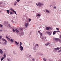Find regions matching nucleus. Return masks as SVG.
I'll list each match as a JSON object with an SVG mask.
<instances>
[{
  "instance_id": "nucleus-1",
  "label": "nucleus",
  "mask_w": 61,
  "mask_h": 61,
  "mask_svg": "<svg viewBox=\"0 0 61 61\" xmlns=\"http://www.w3.org/2000/svg\"><path fill=\"white\" fill-rule=\"evenodd\" d=\"M38 5L39 6V7H40L41 6V5H43V4H41L40 3H38Z\"/></svg>"
},
{
  "instance_id": "nucleus-2",
  "label": "nucleus",
  "mask_w": 61,
  "mask_h": 61,
  "mask_svg": "<svg viewBox=\"0 0 61 61\" xmlns=\"http://www.w3.org/2000/svg\"><path fill=\"white\" fill-rule=\"evenodd\" d=\"M20 50H21V51H22V50H23V47L22 46H20Z\"/></svg>"
},
{
  "instance_id": "nucleus-3",
  "label": "nucleus",
  "mask_w": 61,
  "mask_h": 61,
  "mask_svg": "<svg viewBox=\"0 0 61 61\" xmlns=\"http://www.w3.org/2000/svg\"><path fill=\"white\" fill-rule=\"evenodd\" d=\"M0 54H3V51L1 49H0Z\"/></svg>"
},
{
  "instance_id": "nucleus-4",
  "label": "nucleus",
  "mask_w": 61,
  "mask_h": 61,
  "mask_svg": "<svg viewBox=\"0 0 61 61\" xmlns=\"http://www.w3.org/2000/svg\"><path fill=\"white\" fill-rule=\"evenodd\" d=\"M46 29L47 30H49V29H50V27H46Z\"/></svg>"
},
{
  "instance_id": "nucleus-5",
  "label": "nucleus",
  "mask_w": 61,
  "mask_h": 61,
  "mask_svg": "<svg viewBox=\"0 0 61 61\" xmlns=\"http://www.w3.org/2000/svg\"><path fill=\"white\" fill-rule=\"evenodd\" d=\"M49 44H50V43L49 42H48L47 44H45V46H48V45H49Z\"/></svg>"
},
{
  "instance_id": "nucleus-6",
  "label": "nucleus",
  "mask_w": 61,
  "mask_h": 61,
  "mask_svg": "<svg viewBox=\"0 0 61 61\" xmlns=\"http://www.w3.org/2000/svg\"><path fill=\"white\" fill-rule=\"evenodd\" d=\"M2 40H3V41H5V42H7V41H6V40L2 38Z\"/></svg>"
},
{
  "instance_id": "nucleus-7",
  "label": "nucleus",
  "mask_w": 61,
  "mask_h": 61,
  "mask_svg": "<svg viewBox=\"0 0 61 61\" xmlns=\"http://www.w3.org/2000/svg\"><path fill=\"white\" fill-rule=\"evenodd\" d=\"M15 31L17 32V33H18L19 32V31L17 29H15Z\"/></svg>"
},
{
  "instance_id": "nucleus-8",
  "label": "nucleus",
  "mask_w": 61,
  "mask_h": 61,
  "mask_svg": "<svg viewBox=\"0 0 61 61\" xmlns=\"http://www.w3.org/2000/svg\"><path fill=\"white\" fill-rule=\"evenodd\" d=\"M55 49L56 50H59V48H58V47H57V48H55Z\"/></svg>"
},
{
  "instance_id": "nucleus-9",
  "label": "nucleus",
  "mask_w": 61,
  "mask_h": 61,
  "mask_svg": "<svg viewBox=\"0 0 61 61\" xmlns=\"http://www.w3.org/2000/svg\"><path fill=\"white\" fill-rule=\"evenodd\" d=\"M47 34H48L49 35H51V33L50 32H47Z\"/></svg>"
},
{
  "instance_id": "nucleus-10",
  "label": "nucleus",
  "mask_w": 61,
  "mask_h": 61,
  "mask_svg": "<svg viewBox=\"0 0 61 61\" xmlns=\"http://www.w3.org/2000/svg\"><path fill=\"white\" fill-rule=\"evenodd\" d=\"M25 26H26V27H27V26H28V23H26L25 24Z\"/></svg>"
},
{
  "instance_id": "nucleus-11",
  "label": "nucleus",
  "mask_w": 61,
  "mask_h": 61,
  "mask_svg": "<svg viewBox=\"0 0 61 61\" xmlns=\"http://www.w3.org/2000/svg\"><path fill=\"white\" fill-rule=\"evenodd\" d=\"M45 11H46V12L47 13H49V11H48V10L47 9H46Z\"/></svg>"
},
{
  "instance_id": "nucleus-12",
  "label": "nucleus",
  "mask_w": 61,
  "mask_h": 61,
  "mask_svg": "<svg viewBox=\"0 0 61 61\" xmlns=\"http://www.w3.org/2000/svg\"><path fill=\"white\" fill-rule=\"evenodd\" d=\"M3 56H4V58H5V57H6V55L5 54V53L4 54Z\"/></svg>"
},
{
  "instance_id": "nucleus-13",
  "label": "nucleus",
  "mask_w": 61,
  "mask_h": 61,
  "mask_svg": "<svg viewBox=\"0 0 61 61\" xmlns=\"http://www.w3.org/2000/svg\"><path fill=\"white\" fill-rule=\"evenodd\" d=\"M6 38H7V39H8V40L9 41L10 40V39L9 38H8V37H7V36H6Z\"/></svg>"
},
{
  "instance_id": "nucleus-14",
  "label": "nucleus",
  "mask_w": 61,
  "mask_h": 61,
  "mask_svg": "<svg viewBox=\"0 0 61 61\" xmlns=\"http://www.w3.org/2000/svg\"><path fill=\"white\" fill-rule=\"evenodd\" d=\"M54 32H55V33H56V32H60V31H59V30H58L57 31H54Z\"/></svg>"
},
{
  "instance_id": "nucleus-15",
  "label": "nucleus",
  "mask_w": 61,
  "mask_h": 61,
  "mask_svg": "<svg viewBox=\"0 0 61 61\" xmlns=\"http://www.w3.org/2000/svg\"><path fill=\"white\" fill-rule=\"evenodd\" d=\"M10 42L11 43H13V40L12 39H11L10 40Z\"/></svg>"
},
{
  "instance_id": "nucleus-16",
  "label": "nucleus",
  "mask_w": 61,
  "mask_h": 61,
  "mask_svg": "<svg viewBox=\"0 0 61 61\" xmlns=\"http://www.w3.org/2000/svg\"><path fill=\"white\" fill-rule=\"evenodd\" d=\"M4 59V57H3L1 58V61H3V60Z\"/></svg>"
},
{
  "instance_id": "nucleus-17",
  "label": "nucleus",
  "mask_w": 61,
  "mask_h": 61,
  "mask_svg": "<svg viewBox=\"0 0 61 61\" xmlns=\"http://www.w3.org/2000/svg\"><path fill=\"white\" fill-rule=\"evenodd\" d=\"M7 13L9 14V10H7Z\"/></svg>"
},
{
  "instance_id": "nucleus-18",
  "label": "nucleus",
  "mask_w": 61,
  "mask_h": 61,
  "mask_svg": "<svg viewBox=\"0 0 61 61\" xmlns=\"http://www.w3.org/2000/svg\"><path fill=\"white\" fill-rule=\"evenodd\" d=\"M16 3H17V2H16L14 4V5L15 6L16 5Z\"/></svg>"
},
{
  "instance_id": "nucleus-19",
  "label": "nucleus",
  "mask_w": 61,
  "mask_h": 61,
  "mask_svg": "<svg viewBox=\"0 0 61 61\" xmlns=\"http://www.w3.org/2000/svg\"><path fill=\"white\" fill-rule=\"evenodd\" d=\"M15 43L16 45H18V43L16 42V41H15Z\"/></svg>"
},
{
  "instance_id": "nucleus-20",
  "label": "nucleus",
  "mask_w": 61,
  "mask_h": 61,
  "mask_svg": "<svg viewBox=\"0 0 61 61\" xmlns=\"http://www.w3.org/2000/svg\"><path fill=\"white\" fill-rule=\"evenodd\" d=\"M20 46H22V42H20Z\"/></svg>"
},
{
  "instance_id": "nucleus-21",
  "label": "nucleus",
  "mask_w": 61,
  "mask_h": 61,
  "mask_svg": "<svg viewBox=\"0 0 61 61\" xmlns=\"http://www.w3.org/2000/svg\"><path fill=\"white\" fill-rule=\"evenodd\" d=\"M43 60L44 61H46V59L44 58H43Z\"/></svg>"
},
{
  "instance_id": "nucleus-22",
  "label": "nucleus",
  "mask_w": 61,
  "mask_h": 61,
  "mask_svg": "<svg viewBox=\"0 0 61 61\" xmlns=\"http://www.w3.org/2000/svg\"><path fill=\"white\" fill-rule=\"evenodd\" d=\"M40 36H42V33L41 32L40 34Z\"/></svg>"
},
{
  "instance_id": "nucleus-23",
  "label": "nucleus",
  "mask_w": 61,
  "mask_h": 61,
  "mask_svg": "<svg viewBox=\"0 0 61 61\" xmlns=\"http://www.w3.org/2000/svg\"><path fill=\"white\" fill-rule=\"evenodd\" d=\"M12 30L13 32H15V29H13Z\"/></svg>"
},
{
  "instance_id": "nucleus-24",
  "label": "nucleus",
  "mask_w": 61,
  "mask_h": 61,
  "mask_svg": "<svg viewBox=\"0 0 61 61\" xmlns=\"http://www.w3.org/2000/svg\"><path fill=\"white\" fill-rule=\"evenodd\" d=\"M10 10H11V11H13V9L11 8H10Z\"/></svg>"
},
{
  "instance_id": "nucleus-25",
  "label": "nucleus",
  "mask_w": 61,
  "mask_h": 61,
  "mask_svg": "<svg viewBox=\"0 0 61 61\" xmlns=\"http://www.w3.org/2000/svg\"><path fill=\"white\" fill-rule=\"evenodd\" d=\"M40 15V14H38L37 15V16H39Z\"/></svg>"
},
{
  "instance_id": "nucleus-26",
  "label": "nucleus",
  "mask_w": 61,
  "mask_h": 61,
  "mask_svg": "<svg viewBox=\"0 0 61 61\" xmlns=\"http://www.w3.org/2000/svg\"><path fill=\"white\" fill-rule=\"evenodd\" d=\"M31 19H29V22H30V21H31Z\"/></svg>"
},
{
  "instance_id": "nucleus-27",
  "label": "nucleus",
  "mask_w": 61,
  "mask_h": 61,
  "mask_svg": "<svg viewBox=\"0 0 61 61\" xmlns=\"http://www.w3.org/2000/svg\"><path fill=\"white\" fill-rule=\"evenodd\" d=\"M61 49L60 50H59V51H58V52H59V53L60 52H61Z\"/></svg>"
},
{
  "instance_id": "nucleus-28",
  "label": "nucleus",
  "mask_w": 61,
  "mask_h": 61,
  "mask_svg": "<svg viewBox=\"0 0 61 61\" xmlns=\"http://www.w3.org/2000/svg\"><path fill=\"white\" fill-rule=\"evenodd\" d=\"M0 27H3V25H2L1 24L0 25Z\"/></svg>"
},
{
  "instance_id": "nucleus-29",
  "label": "nucleus",
  "mask_w": 61,
  "mask_h": 61,
  "mask_svg": "<svg viewBox=\"0 0 61 61\" xmlns=\"http://www.w3.org/2000/svg\"><path fill=\"white\" fill-rule=\"evenodd\" d=\"M53 34L54 35H55V32H53Z\"/></svg>"
},
{
  "instance_id": "nucleus-30",
  "label": "nucleus",
  "mask_w": 61,
  "mask_h": 61,
  "mask_svg": "<svg viewBox=\"0 0 61 61\" xmlns=\"http://www.w3.org/2000/svg\"><path fill=\"white\" fill-rule=\"evenodd\" d=\"M10 14H11V15H12V14H13V12H10Z\"/></svg>"
},
{
  "instance_id": "nucleus-31",
  "label": "nucleus",
  "mask_w": 61,
  "mask_h": 61,
  "mask_svg": "<svg viewBox=\"0 0 61 61\" xmlns=\"http://www.w3.org/2000/svg\"><path fill=\"white\" fill-rule=\"evenodd\" d=\"M55 40H58V39L57 38H55Z\"/></svg>"
},
{
  "instance_id": "nucleus-32",
  "label": "nucleus",
  "mask_w": 61,
  "mask_h": 61,
  "mask_svg": "<svg viewBox=\"0 0 61 61\" xmlns=\"http://www.w3.org/2000/svg\"><path fill=\"white\" fill-rule=\"evenodd\" d=\"M2 38V36H0V39H1Z\"/></svg>"
},
{
  "instance_id": "nucleus-33",
  "label": "nucleus",
  "mask_w": 61,
  "mask_h": 61,
  "mask_svg": "<svg viewBox=\"0 0 61 61\" xmlns=\"http://www.w3.org/2000/svg\"><path fill=\"white\" fill-rule=\"evenodd\" d=\"M13 12L14 13H15V10H12Z\"/></svg>"
},
{
  "instance_id": "nucleus-34",
  "label": "nucleus",
  "mask_w": 61,
  "mask_h": 61,
  "mask_svg": "<svg viewBox=\"0 0 61 61\" xmlns=\"http://www.w3.org/2000/svg\"><path fill=\"white\" fill-rule=\"evenodd\" d=\"M56 29L57 30H59V28H57Z\"/></svg>"
},
{
  "instance_id": "nucleus-35",
  "label": "nucleus",
  "mask_w": 61,
  "mask_h": 61,
  "mask_svg": "<svg viewBox=\"0 0 61 61\" xmlns=\"http://www.w3.org/2000/svg\"><path fill=\"white\" fill-rule=\"evenodd\" d=\"M38 33H39V34H40L41 33V32H40V31H38Z\"/></svg>"
},
{
  "instance_id": "nucleus-36",
  "label": "nucleus",
  "mask_w": 61,
  "mask_h": 61,
  "mask_svg": "<svg viewBox=\"0 0 61 61\" xmlns=\"http://www.w3.org/2000/svg\"><path fill=\"white\" fill-rule=\"evenodd\" d=\"M17 2H19V1H20V0H17Z\"/></svg>"
},
{
  "instance_id": "nucleus-37",
  "label": "nucleus",
  "mask_w": 61,
  "mask_h": 61,
  "mask_svg": "<svg viewBox=\"0 0 61 61\" xmlns=\"http://www.w3.org/2000/svg\"><path fill=\"white\" fill-rule=\"evenodd\" d=\"M9 25L10 27H11V26L10 25V24H9Z\"/></svg>"
},
{
  "instance_id": "nucleus-38",
  "label": "nucleus",
  "mask_w": 61,
  "mask_h": 61,
  "mask_svg": "<svg viewBox=\"0 0 61 61\" xmlns=\"http://www.w3.org/2000/svg\"><path fill=\"white\" fill-rule=\"evenodd\" d=\"M36 5H37V6H38V5H38H38L37 4H36Z\"/></svg>"
},
{
  "instance_id": "nucleus-39",
  "label": "nucleus",
  "mask_w": 61,
  "mask_h": 61,
  "mask_svg": "<svg viewBox=\"0 0 61 61\" xmlns=\"http://www.w3.org/2000/svg\"><path fill=\"white\" fill-rule=\"evenodd\" d=\"M54 8H56V7L55 6L54 7Z\"/></svg>"
},
{
  "instance_id": "nucleus-40",
  "label": "nucleus",
  "mask_w": 61,
  "mask_h": 61,
  "mask_svg": "<svg viewBox=\"0 0 61 61\" xmlns=\"http://www.w3.org/2000/svg\"><path fill=\"white\" fill-rule=\"evenodd\" d=\"M15 14H16V11H15Z\"/></svg>"
},
{
  "instance_id": "nucleus-41",
  "label": "nucleus",
  "mask_w": 61,
  "mask_h": 61,
  "mask_svg": "<svg viewBox=\"0 0 61 61\" xmlns=\"http://www.w3.org/2000/svg\"><path fill=\"white\" fill-rule=\"evenodd\" d=\"M46 37H44V38L45 39H46Z\"/></svg>"
},
{
  "instance_id": "nucleus-42",
  "label": "nucleus",
  "mask_w": 61,
  "mask_h": 61,
  "mask_svg": "<svg viewBox=\"0 0 61 61\" xmlns=\"http://www.w3.org/2000/svg\"><path fill=\"white\" fill-rule=\"evenodd\" d=\"M20 30H22V29L21 28H20Z\"/></svg>"
},
{
  "instance_id": "nucleus-43",
  "label": "nucleus",
  "mask_w": 61,
  "mask_h": 61,
  "mask_svg": "<svg viewBox=\"0 0 61 61\" xmlns=\"http://www.w3.org/2000/svg\"><path fill=\"white\" fill-rule=\"evenodd\" d=\"M38 45L37 44H36V45L37 46H38Z\"/></svg>"
},
{
  "instance_id": "nucleus-44",
  "label": "nucleus",
  "mask_w": 61,
  "mask_h": 61,
  "mask_svg": "<svg viewBox=\"0 0 61 61\" xmlns=\"http://www.w3.org/2000/svg\"><path fill=\"white\" fill-rule=\"evenodd\" d=\"M34 59H33L32 60H33V61H34Z\"/></svg>"
},
{
  "instance_id": "nucleus-45",
  "label": "nucleus",
  "mask_w": 61,
  "mask_h": 61,
  "mask_svg": "<svg viewBox=\"0 0 61 61\" xmlns=\"http://www.w3.org/2000/svg\"><path fill=\"white\" fill-rule=\"evenodd\" d=\"M58 48H59V49H61V47Z\"/></svg>"
},
{
  "instance_id": "nucleus-46",
  "label": "nucleus",
  "mask_w": 61,
  "mask_h": 61,
  "mask_svg": "<svg viewBox=\"0 0 61 61\" xmlns=\"http://www.w3.org/2000/svg\"><path fill=\"white\" fill-rule=\"evenodd\" d=\"M0 31H1V32H2V30H0Z\"/></svg>"
},
{
  "instance_id": "nucleus-47",
  "label": "nucleus",
  "mask_w": 61,
  "mask_h": 61,
  "mask_svg": "<svg viewBox=\"0 0 61 61\" xmlns=\"http://www.w3.org/2000/svg\"><path fill=\"white\" fill-rule=\"evenodd\" d=\"M5 44H6V42H5Z\"/></svg>"
},
{
  "instance_id": "nucleus-48",
  "label": "nucleus",
  "mask_w": 61,
  "mask_h": 61,
  "mask_svg": "<svg viewBox=\"0 0 61 61\" xmlns=\"http://www.w3.org/2000/svg\"><path fill=\"white\" fill-rule=\"evenodd\" d=\"M19 44V43L18 42V44Z\"/></svg>"
},
{
  "instance_id": "nucleus-49",
  "label": "nucleus",
  "mask_w": 61,
  "mask_h": 61,
  "mask_svg": "<svg viewBox=\"0 0 61 61\" xmlns=\"http://www.w3.org/2000/svg\"><path fill=\"white\" fill-rule=\"evenodd\" d=\"M41 36H40V38H41Z\"/></svg>"
},
{
  "instance_id": "nucleus-50",
  "label": "nucleus",
  "mask_w": 61,
  "mask_h": 61,
  "mask_svg": "<svg viewBox=\"0 0 61 61\" xmlns=\"http://www.w3.org/2000/svg\"><path fill=\"white\" fill-rule=\"evenodd\" d=\"M29 56H31V55H30H30H29Z\"/></svg>"
},
{
  "instance_id": "nucleus-51",
  "label": "nucleus",
  "mask_w": 61,
  "mask_h": 61,
  "mask_svg": "<svg viewBox=\"0 0 61 61\" xmlns=\"http://www.w3.org/2000/svg\"><path fill=\"white\" fill-rule=\"evenodd\" d=\"M60 38H61V36H60Z\"/></svg>"
},
{
  "instance_id": "nucleus-52",
  "label": "nucleus",
  "mask_w": 61,
  "mask_h": 61,
  "mask_svg": "<svg viewBox=\"0 0 61 61\" xmlns=\"http://www.w3.org/2000/svg\"><path fill=\"white\" fill-rule=\"evenodd\" d=\"M13 22H13H14V21H13V22Z\"/></svg>"
},
{
  "instance_id": "nucleus-53",
  "label": "nucleus",
  "mask_w": 61,
  "mask_h": 61,
  "mask_svg": "<svg viewBox=\"0 0 61 61\" xmlns=\"http://www.w3.org/2000/svg\"><path fill=\"white\" fill-rule=\"evenodd\" d=\"M1 4V3H0V4Z\"/></svg>"
}]
</instances>
